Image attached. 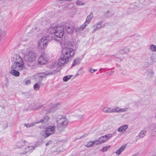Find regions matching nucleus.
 Instances as JSON below:
<instances>
[{"mask_svg": "<svg viewBox=\"0 0 156 156\" xmlns=\"http://www.w3.org/2000/svg\"><path fill=\"white\" fill-rule=\"evenodd\" d=\"M62 46L63 48L62 51V55L58 61L52 62L50 66L51 69H55L52 71L55 70L57 71L56 73L58 71V68H59L62 65L67 63L69 62L70 58L74 54V50L72 48L73 45L70 42L68 41H66L64 42V45H62Z\"/></svg>", "mask_w": 156, "mask_h": 156, "instance_id": "obj_1", "label": "nucleus"}, {"mask_svg": "<svg viewBox=\"0 0 156 156\" xmlns=\"http://www.w3.org/2000/svg\"><path fill=\"white\" fill-rule=\"evenodd\" d=\"M28 49V46H24L23 48L21 51V53L24 56V59L27 62V65L29 66H31L32 63L36 60V56L34 52L29 51Z\"/></svg>", "mask_w": 156, "mask_h": 156, "instance_id": "obj_2", "label": "nucleus"}, {"mask_svg": "<svg viewBox=\"0 0 156 156\" xmlns=\"http://www.w3.org/2000/svg\"><path fill=\"white\" fill-rule=\"evenodd\" d=\"M12 60L13 62L11 66V68L16 69L19 70L26 69L24 62L20 56L16 55L15 57L13 58Z\"/></svg>", "mask_w": 156, "mask_h": 156, "instance_id": "obj_3", "label": "nucleus"}, {"mask_svg": "<svg viewBox=\"0 0 156 156\" xmlns=\"http://www.w3.org/2000/svg\"><path fill=\"white\" fill-rule=\"evenodd\" d=\"M55 119L57 122V127L58 128L61 127L64 129L68 125V120L65 116L56 115Z\"/></svg>", "mask_w": 156, "mask_h": 156, "instance_id": "obj_4", "label": "nucleus"}, {"mask_svg": "<svg viewBox=\"0 0 156 156\" xmlns=\"http://www.w3.org/2000/svg\"><path fill=\"white\" fill-rule=\"evenodd\" d=\"M57 71L55 70L53 71H47L42 73H40L36 74L35 76L36 80L39 82H40L43 80V78L46 76L52 75L56 73Z\"/></svg>", "mask_w": 156, "mask_h": 156, "instance_id": "obj_5", "label": "nucleus"}, {"mask_svg": "<svg viewBox=\"0 0 156 156\" xmlns=\"http://www.w3.org/2000/svg\"><path fill=\"white\" fill-rule=\"evenodd\" d=\"M49 39L50 37L48 35L43 36L38 42V48L42 50L46 48L47 46Z\"/></svg>", "mask_w": 156, "mask_h": 156, "instance_id": "obj_6", "label": "nucleus"}, {"mask_svg": "<svg viewBox=\"0 0 156 156\" xmlns=\"http://www.w3.org/2000/svg\"><path fill=\"white\" fill-rule=\"evenodd\" d=\"M55 131V127L54 126H49L46 128V129L42 131L41 135L44 137H47L53 134Z\"/></svg>", "mask_w": 156, "mask_h": 156, "instance_id": "obj_7", "label": "nucleus"}, {"mask_svg": "<svg viewBox=\"0 0 156 156\" xmlns=\"http://www.w3.org/2000/svg\"><path fill=\"white\" fill-rule=\"evenodd\" d=\"M40 146V144H35L34 146H29L26 147L23 149L22 154H26L27 153H30L32 152L34 149Z\"/></svg>", "mask_w": 156, "mask_h": 156, "instance_id": "obj_8", "label": "nucleus"}, {"mask_svg": "<svg viewBox=\"0 0 156 156\" xmlns=\"http://www.w3.org/2000/svg\"><path fill=\"white\" fill-rule=\"evenodd\" d=\"M145 60L147 66L152 64L156 61V54L153 53L150 57H146Z\"/></svg>", "mask_w": 156, "mask_h": 156, "instance_id": "obj_9", "label": "nucleus"}, {"mask_svg": "<svg viewBox=\"0 0 156 156\" xmlns=\"http://www.w3.org/2000/svg\"><path fill=\"white\" fill-rule=\"evenodd\" d=\"M47 55L44 53H42L39 58L38 59V63L40 65H44L46 64L48 60Z\"/></svg>", "mask_w": 156, "mask_h": 156, "instance_id": "obj_10", "label": "nucleus"}, {"mask_svg": "<svg viewBox=\"0 0 156 156\" xmlns=\"http://www.w3.org/2000/svg\"><path fill=\"white\" fill-rule=\"evenodd\" d=\"M64 34V28L62 26H58L55 35L57 37L61 38L62 37Z\"/></svg>", "mask_w": 156, "mask_h": 156, "instance_id": "obj_11", "label": "nucleus"}, {"mask_svg": "<svg viewBox=\"0 0 156 156\" xmlns=\"http://www.w3.org/2000/svg\"><path fill=\"white\" fill-rule=\"evenodd\" d=\"M103 22L99 21L92 27L93 30L92 32V33L96 31L99 30L101 28L104 27V25L102 24Z\"/></svg>", "mask_w": 156, "mask_h": 156, "instance_id": "obj_12", "label": "nucleus"}, {"mask_svg": "<svg viewBox=\"0 0 156 156\" xmlns=\"http://www.w3.org/2000/svg\"><path fill=\"white\" fill-rule=\"evenodd\" d=\"M154 72L153 68H149L147 70V78L148 80L152 79L154 75Z\"/></svg>", "mask_w": 156, "mask_h": 156, "instance_id": "obj_13", "label": "nucleus"}, {"mask_svg": "<svg viewBox=\"0 0 156 156\" xmlns=\"http://www.w3.org/2000/svg\"><path fill=\"white\" fill-rule=\"evenodd\" d=\"M115 108H112L107 107H105L102 109V111L105 113L115 112Z\"/></svg>", "mask_w": 156, "mask_h": 156, "instance_id": "obj_14", "label": "nucleus"}, {"mask_svg": "<svg viewBox=\"0 0 156 156\" xmlns=\"http://www.w3.org/2000/svg\"><path fill=\"white\" fill-rule=\"evenodd\" d=\"M65 28L67 32L69 34H72L74 31L75 27L71 25H66Z\"/></svg>", "mask_w": 156, "mask_h": 156, "instance_id": "obj_15", "label": "nucleus"}, {"mask_svg": "<svg viewBox=\"0 0 156 156\" xmlns=\"http://www.w3.org/2000/svg\"><path fill=\"white\" fill-rule=\"evenodd\" d=\"M128 109L129 108L128 107L122 108L117 107L115 108V112H127L128 110Z\"/></svg>", "mask_w": 156, "mask_h": 156, "instance_id": "obj_16", "label": "nucleus"}, {"mask_svg": "<svg viewBox=\"0 0 156 156\" xmlns=\"http://www.w3.org/2000/svg\"><path fill=\"white\" fill-rule=\"evenodd\" d=\"M83 114L82 112L80 110H76L73 112V116L76 117L79 119L81 118L83 116Z\"/></svg>", "mask_w": 156, "mask_h": 156, "instance_id": "obj_17", "label": "nucleus"}, {"mask_svg": "<svg viewBox=\"0 0 156 156\" xmlns=\"http://www.w3.org/2000/svg\"><path fill=\"white\" fill-rule=\"evenodd\" d=\"M87 26L84 23L82 25L76 28L75 29V31L77 32H80L82 31Z\"/></svg>", "mask_w": 156, "mask_h": 156, "instance_id": "obj_18", "label": "nucleus"}, {"mask_svg": "<svg viewBox=\"0 0 156 156\" xmlns=\"http://www.w3.org/2000/svg\"><path fill=\"white\" fill-rule=\"evenodd\" d=\"M126 145H123L119 148L116 151H115V153L118 155H120L121 153L125 150L126 148Z\"/></svg>", "mask_w": 156, "mask_h": 156, "instance_id": "obj_19", "label": "nucleus"}, {"mask_svg": "<svg viewBox=\"0 0 156 156\" xmlns=\"http://www.w3.org/2000/svg\"><path fill=\"white\" fill-rule=\"evenodd\" d=\"M128 128V125H124L121 126L119 127L117 130L119 133H122L124 132Z\"/></svg>", "mask_w": 156, "mask_h": 156, "instance_id": "obj_20", "label": "nucleus"}, {"mask_svg": "<svg viewBox=\"0 0 156 156\" xmlns=\"http://www.w3.org/2000/svg\"><path fill=\"white\" fill-rule=\"evenodd\" d=\"M57 27L54 25L51 26L48 29V32L52 34H55Z\"/></svg>", "mask_w": 156, "mask_h": 156, "instance_id": "obj_21", "label": "nucleus"}, {"mask_svg": "<svg viewBox=\"0 0 156 156\" xmlns=\"http://www.w3.org/2000/svg\"><path fill=\"white\" fill-rule=\"evenodd\" d=\"M49 119V117L48 116H45L42 118L41 119L37 122V124L40 123H46Z\"/></svg>", "mask_w": 156, "mask_h": 156, "instance_id": "obj_22", "label": "nucleus"}, {"mask_svg": "<svg viewBox=\"0 0 156 156\" xmlns=\"http://www.w3.org/2000/svg\"><path fill=\"white\" fill-rule=\"evenodd\" d=\"M97 142V145H98L106 141L104 136L100 137L98 140H96Z\"/></svg>", "mask_w": 156, "mask_h": 156, "instance_id": "obj_23", "label": "nucleus"}, {"mask_svg": "<svg viewBox=\"0 0 156 156\" xmlns=\"http://www.w3.org/2000/svg\"><path fill=\"white\" fill-rule=\"evenodd\" d=\"M93 15L92 12H91L90 14L88 15L87 18L85 22L84 23L87 26L91 21V20L92 18Z\"/></svg>", "mask_w": 156, "mask_h": 156, "instance_id": "obj_24", "label": "nucleus"}, {"mask_svg": "<svg viewBox=\"0 0 156 156\" xmlns=\"http://www.w3.org/2000/svg\"><path fill=\"white\" fill-rule=\"evenodd\" d=\"M16 69L11 68V70L10 72V73L12 75L16 77L20 75V73Z\"/></svg>", "mask_w": 156, "mask_h": 156, "instance_id": "obj_25", "label": "nucleus"}, {"mask_svg": "<svg viewBox=\"0 0 156 156\" xmlns=\"http://www.w3.org/2000/svg\"><path fill=\"white\" fill-rule=\"evenodd\" d=\"M81 60V59L79 58H75L73 61V63L72 65V67L75 66L76 65L79 64L80 63Z\"/></svg>", "mask_w": 156, "mask_h": 156, "instance_id": "obj_26", "label": "nucleus"}, {"mask_svg": "<svg viewBox=\"0 0 156 156\" xmlns=\"http://www.w3.org/2000/svg\"><path fill=\"white\" fill-rule=\"evenodd\" d=\"M96 141V140H95L93 141H90L87 144L85 145L86 147H93L94 144L97 145V142Z\"/></svg>", "mask_w": 156, "mask_h": 156, "instance_id": "obj_27", "label": "nucleus"}, {"mask_svg": "<svg viewBox=\"0 0 156 156\" xmlns=\"http://www.w3.org/2000/svg\"><path fill=\"white\" fill-rule=\"evenodd\" d=\"M149 49L152 52H156V46L154 44H151L149 47Z\"/></svg>", "mask_w": 156, "mask_h": 156, "instance_id": "obj_28", "label": "nucleus"}, {"mask_svg": "<svg viewBox=\"0 0 156 156\" xmlns=\"http://www.w3.org/2000/svg\"><path fill=\"white\" fill-rule=\"evenodd\" d=\"M150 129L153 132H156V124L153 123L150 126Z\"/></svg>", "mask_w": 156, "mask_h": 156, "instance_id": "obj_29", "label": "nucleus"}, {"mask_svg": "<svg viewBox=\"0 0 156 156\" xmlns=\"http://www.w3.org/2000/svg\"><path fill=\"white\" fill-rule=\"evenodd\" d=\"M147 133L146 131L143 130H141L138 135V136L140 138H143L146 135Z\"/></svg>", "mask_w": 156, "mask_h": 156, "instance_id": "obj_30", "label": "nucleus"}, {"mask_svg": "<svg viewBox=\"0 0 156 156\" xmlns=\"http://www.w3.org/2000/svg\"><path fill=\"white\" fill-rule=\"evenodd\" d=\"M36 124H37V122L33 123H25L24 125L27 128H29L34 126Z\"/></svg>", "mask_w": 156, "mask_h": 156, "instance_id": "obj_31", "label": "nucleus"}, {"mask_svg": "<svg viewBox=\"0 0 156 156\" xmlns=\"http://www.w3.org/2000/svg\"><path fill=\"white\" fill-rule=\"evenodd\" d=\"M129 48H126L120 50V52L122 54H126L129 52Z\"/></svg>", "mask_w": 156, "mask_h": 156, "instance_id": "obj_32", "label": "nucleus"}, {"mask_svg": "<svg viewBox=\"0 0 156 156\" xmlns=\"http://www.w3.org/2000/svg\"><path fill=\"white\" fill-rule=\"evenodd\" d=\"M83 67H81L77 71V72L75 75V77H77L78 76L82 74L83 72Z\"/></svg>", "mask_w": 156, "mask_h": 156, "instance_id": "obj_33", "label": "nucleus"}, {"mask_svg": "<svg viewBox=\"0 0 156 156\" xmlns=\"http://www.w3.org/2000/svg\"><path fill=\"white\" fill-rule=\"evenodd\" d=\"M76 4L78 5H83L85 4V2L82 0H77Z\"/></svg>", "mask_w": 156, "mask_h": 156, "instance_id": "obj_34", "label": "nucleus"}, {"mask_svg": "<svg viewBox=\"0 0 156 156\" xmlns=\"http://www.w3.org/2000/svg\"><path fill=\"white\" fill-rule=\"evenodd\" d=\"M9 80L7 78L5 79V82L2 84L3 87H7L9 85Z\"/></svg>", "mask_w": 156, "mask_h": 156, "instance_id": "obj_35", "label": "nucleus"}, {"mask_svg": "<svg viewBox=\"0 0 156 156\" xmlns=\"http://www.w3.org/2000/svg\"><path fill=\"white\" fill-rule=\"evenodd\" d=\"M112 136V134L111 133L107 134L104 136L105 138L107 141H108L109 139L111 138Z\"/></svg>", "mask_w": 156, "mask_h": 156, "instance_id": "obj_36", "label": "nucleus"}, {"mask_svg": "<svg viewBox=\"0 0 156 156\" xmlns=\"http://www.w3.org/2000/svg\"><path fill=\"white\" fill-rule=\"evenodd\" d=\"M40 85L37 83H35L34 86V88L35 90H37L40 88Z\"/></svg>", "mask_w": 156, "mask_h": 156, "instance_id": "obj_37", "label": "nucleus"}, {"mask_svg": "<svg viewBox=\"0 0 156 156\" xmlns=\"http://www.w3.org/2000/svg\"><path fill=\"white\" fill-rule=\"evenodd\" d=\"M22 143V141H20L18 143L16 144V147L15 148H20L22 147L23 145V144H22L21 143Z\"/></svg>", "mask_w": 156, "mask_h": 156, "instance_id": "obj_38", "label": "nucleus"}, {"mask_svg": "<svg viewBox=\"0 0 156 156\" xmlns=\"http://www.w3.org/2000/svg\"><path fill=\"white\" fill-rule=\"evenodd\" d=\"M72 76L71 75H68L64 76L63 78V81L65 82H67L68 80L70 79Z\"/></svg>", "mask_w": 156, "mask_h": 156, "instance_id": "obj_39", "label": "nucleus"}, {"mask_svg": "<svg viewBox=\"0 0 156 156\" xmlns=\"http://www.w3.org/2000/svg\"><path fill=\"white\" fill-rule=\"evenodd\" d=\"M4 129H5L8 127V122L7 121H5L2 124Z\"/></svg>", "mask_w": 156, "mask_h": 156, "instance_id": "obj_40", "label": "nucleus"}, {"mask_svg": "<svg viewBox=\"0 0 156 156\" xmlns=\"http://www.w3.org/2000/svg\"><path fill=\"white\" fill-rule=\"evenodd\" d=\"M43 106L41 105H36L34 108V109H38L39 108H41Z\"/></svg>", "mask_w": 156, "mask_h": 156, "instance_id": "obj_41", "label": "nucleus"}, {"mask_svg": "<svg viewBox=\"0 0 156 156\" xmlns=\"http://www.w3.org/2000/svg\"><path fill=\"white\" fill-rule=\"evenodd\" d=\"M109 147L110 146H106L103 147L102 148L103 151L105 152L107 150L109 149Z\"/></svg>", "mask_w": 156, "mask_h": 156, "instance_id": "obj_42", "label": "nucleus"}, {"mask_svg": "<svg viewBox=\"0 0 156 156\" xmlns=\"http://www.w3.org/2000/svg\"><path fill=\"white\" fill-rule=\"evenodd\" d=\"M30 80H26V83H25V84L27 85H28V84H30Z\"/></svg>", "mask_w": 156, "mask_h": 156, "instance_id": "obj_43", "label": "nucleus"}, {"mask_svg": "<svg viewBox=\"0 0 156 156\" xmlns=\"http://www.w3.org/2000/svg\"><path fill=\"white\" fill-rule=\"evenodd\" d=\"M51 141H49L45 145L47 146L49 145L50 144H51Z\"/></svg>", "mask_w": 156, "mask_h": 156, "instance_id": "obj_44", "label": "nucleus"}, {"mask_svg": "<svg viewBox=\"0 0 156 156\" xmlns=\"http://www.w3.org/2000/svg\"><path fill=\"white\" fill-rule=\"evenodd\" d=\"M90 73H93L94 72V69H91L90 70Z\"/></svg>", "mask_w": 156, "mask_h": 156, "instance_id": "obj_45", "label": "nucleus"}, {"mask_svg": "<svg viewBox=\"0 0 156 156\" xmlns=\"http://www.w3.org/2000/svg\"><path fill=\"white\" fill-rule=\"evenodd\" d=\"M42 25H44L46 23V21L45 20L44 21V22H42Z\"/></svg>", "mask_w": 156, "mask_h": 156, "instance_id": "obj_46", "label": "nucleus"}, {"mask_svg": "<svg viewBox=\"0 0 156 156\" xmlns=\"http://www.w3.org/2000/svg\"><path fill=\"white\" fill-rule=\"evenodd\" d=\"M106 16H107V17H109L110 16V15H106Z\"/></svg>", "mask_w": 156, "mask_h": 156, "instance_id": "obj_47", "label": "nucleus"}, {"mask_svg": "<svg viewBox=\"0 0 156 156\" xmlns=\"http://www.w3.org/2000/svg\"><path fill=\"white\" fill-rule=\"evenodd\" d=\"M97 70V69H94V72H95V71H96Z\"/></svg>", "mask_w": 156, "mask_h": 156, "instance_id": "obj_48", "label": "nucleus"}, {"mask_svg": "<svg viewBox=\"0 0 156 156\" xmlns=\"http://www.w3.org/2000/svg\"><path fill=\"white\" fill-rule=\"evenodd\" d=\"M116 133V131H115L114 132H113V134H114L115 133Z\"/></svg>", "mask_w": 156, "mask_h": 156, "instance_id": "obj_49", "label": "nucleus"}, {"mask_svg": "<svg viewBox=\"0 0 156 156\" xmlns=\"http://www.w3.org/2000/svg\"><path fill=\"white\" fill-rule=\"evenodd\" d=\"M109 12V11H108L107 12H106V14L108 13Z\"/></svg>", "mask_w": 156, "mask_h": 156, "instance_id": "obj_50", "label": "nucleus"}, {"mask_svg": "<svg viewBox=\"0 0 156 156\" xmlns=\"http://www.w3.org/2000/svg\"><path fill=\"white\" fill-rule=\"evenodd\" d=\"M23 142H24V143H25V142H27V141L24 140Z\"/></svg>", "mask_w": 156, "mask_h": 156, "instance_id": "obj_51", "label": "nucleus"}, {"mask_svg": "<svg viewBox=\"0 0 156 156\" xmlns=\"http://www.w3.org/2000/svg\"><path fill=\"white\" fill-rule=\"evenodd\" d=\"M111 73H114V72L112 71L111 72Z\"/></svg>", "mask_w": 156, "mask_h": 156, "instance_id": "obj_52", "label": "nucleus"}, {"mask_svg": "<svg viewBox=\"0 0 156 156\" xmlns=\"http://www.w3.org/2000/svg\"><path fill=\"white\" fill-rule=\"evenodd\" d=\"M155 118H156V113L155 115Z\"/></svg>", "mask_w": 156, "mask_h": 156, "instance_id": "obj_53", "label": "nucleus"}]
</instances>
